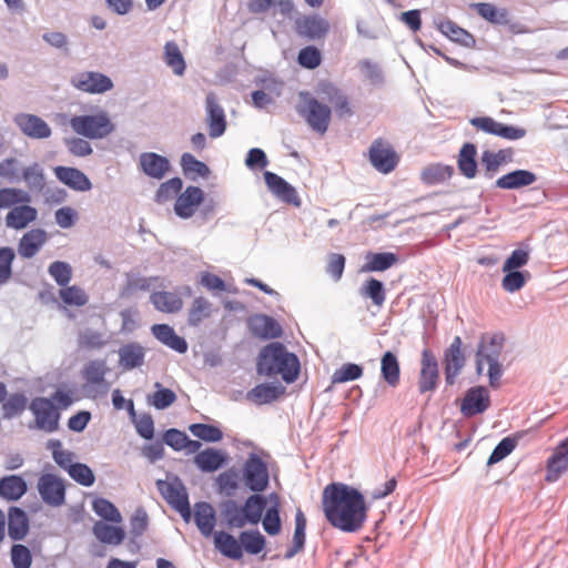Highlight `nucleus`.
Here are the masks:
<instances>
[{
  "label": "nucleus",
  "instance_id": "1",
  "mask_svg": "<svg viewBox=\"0 0 568 568\" xmlns=\"http://www.w3.org/2000/svg\"><path fill=\"white\" fill-rule=\"evenodd\" d=\"M322 507L328 524L346 534L358 532L368 518L364 494L344 483L333 481L324 488Z\"/></svg>",
  "mask_w": 568,
  "mask_h": 568
},
{
  "label": "nucleus",
  "instance_id": "2",
  "mask_svg": "<svg viewBox=\"0 0 568 568\" xmlns=\"http://www.w3.org/2000/svg\"><path fill=\"white\" fill-rule=\"evenodd\" d=\"M256 373L266 377L281 375L286 384H293L300 377L301 362L283 343L271 342L261 348L256 357Z\"/></svg>",
  "mask_w": 568,
  "mask_h": 568
},
{
  "label": "nucleus",
  "instance_id": "3",
  "mask_svg": "<svg viewBox=\"0 0 568 568\" xmlns=\"http://www.w3.org/2000/svg\"><path fill=\"white\" fill-rule=\"evenodd\" d=\"M298 98L301 100V103L296 106L298 115L305 120L314 132L324 135L331 124L332 109L318 101L308 91H300Z\"/></svg>",
  "mask_w": 568,
  "mask_h": 568
},
{
  "label": "nucleus",
  "instance_id": "4",
  "mask_svg": "<svg viewBox=\"0 0 568 568\" xmlns=\"http://www.w3.org/2000/svg\"><path fill=\"white\" fill-rule=\"evenodd\" d=\"M70 125L77 134L91 140L103 139L114 131V124L105 111L75 115Z\"/></svg>",
  "mask_w": 568,
  "mask_h": 568
},
{
  "label": "nucleus",
  "instance_id": "5",
  "mask_svg": "<svg viewBox=\"0 0 568 568\" xmlns=\"http://www.w3.org/2000/svg\"><path fill=\"white\" fill-rule=\"evenodd\" d=\"M241 480L248 491H266L271 475L267 463L257 454L250 453L241 469Z\"/></svg>",
  "mask_w": 568,
  "mask_h": 568
},
{
  "label": "nucleus",
  "instance_id": "6",
  "mask_svg": "<svg viewBox=\"0 0 568 568\" xmlns=\"http://www.w3.org/2000/svg\"><path fill=\"white\" fill-rule=\"evenodd\" d=\"M29 409L34 416V428L49 434L59 429L61 413L52 399L36 397L31 400Z\"/></svg>",
  "mask_w": 568,
  "mask_h": 568
},
{
  "label": "nucleus",
  "instance_id": "7",
  "mask_svg": "<svg viewBox=\"0 0 568 568\" xmlns=\"http://www.w3.org/2000/svg\"><path fill=\"white\" fill-rule=\"evenodd\" d=\"M469 123L479 131L509 141L523 139L527 133L524 128L498 122L488 115L471 118Z\"/></svg>",
  "mask_w": 568,
  "mask_h": 568
},
{
  "label": "nucleus",
  "instance_id": "8",
  "mask_svg": "<svg viewBox=\"0 0 568 568\" xmlns=\"http://www.w3.org/2000/svg\"><path fill=\"white\" fill-rule=\"evenodd\" d=\"M70 83L79 91L90 94H102L113 89L110 77L98 71H82L71 77Z\"/></svg>",
  "mask_w": 568,
  "mask_h": 568
},
{
  "label": "nucleus",
  "instance_id": "9",
  "mask_svg": "<svg viewBox=\"0 0 568 568\" xmlns=\"http://www.w3.org/2000/svg\"><path fill=\"white\" fill-rule=\"evenodd\" d=\"M439 384L438 361L429 348L422 351L417 388L419 394L434 393Z\"/></svg>",
  "mask_w": 568,
  "mask_h": 568
},
{
  "label": "nucleus",
  "instance_id": "10",
  "mask_svg": "<svg viewBox=\"0 0 568 568\" xmlns=\"http://www.w3.org/2000/svg\"><path fill=\"white\" fill-rule=\"evenodd\" d=\"M462 337L455 336L450 345L444 351L443 367L446 386H453L456 383V378L466 364V356L462 351Z\"/></svg>",
  "mask_w": 568,
  "mask_h": 568
},
{
  "label": "nucleus",
  "instance_id": "11",
  "mask_svg": "<svg viewBox=\"0 0 568 568\" xmlns=\"http://www.w3.org/2000/svg\"><path fill=\"white\" fill-rule=\"evenodd\" d=\"M38 491L42 501L51 507H59L65 501V484L54 474H42L38 479Z\"/></svg>",
  "mask_w": 568,
  "mask_h": 568
},
{
  "label": "nucleus",
  "instance_id": "12",
  "mask_svg": "<svg viewBox=\"0 0 568 568\" xmlns=\"http://www.w3.org/2000/svg\"><path fill=\"white\" fill-rule=\"evenodd\" d=\"M368 153L372 165L383 174L393 172L399 162L394 148L388 143L385 144L381 138L372 142Z\"/></svg>",
  "mask_w": 568,
  "mask_h": 568
},
{
  "label": "nucleus",
  "instance_id": "13",
  "mask_svg": "<svg viewBox=\"0 0 568 568\" xmlns=\"http://www.w3.org/2000/svg\"><path fill=\"white\" fill-rule=\"evenodd\" d=\"M219 510L223 523L231 529L253 525V518L245 501L240 505L236 500L226 498L219 503Z\"/></svg>",
  "mask_w": 568,
  "mask_h": 568
},
{
  "label": "nucleus",
  "instance_id": "14",
  "mask_svg": "<svg viewBox=\"0 0 568 568\" xmlns=\"http://www.w3.org/2000/svg\"><path fill=\"white\" fill-rule=\"evenodd\" d=\"M205 122L212 139L222 136L227 129L226 114L214 92L205 97Z\"/></svg>",
  "mask_w": 568,
  "mask_h": 568
},
{
  "label": "nucleus",
  "instance_id": "15",
  "mask_svg": "<svg viewBox=\"0 0 568 568\" xmlns=\"http://www.w3.org/2000/svg\"><path fill=\"white\" fill-rule=\"evenodd\" d=\"M490 406V395L488 389L483 385L469 387L462 402L460 413L466 418L485 413Z\"/></svg>",
  "mask_w": 568,
  "mask_h": 568
},
{
  "label": "nucleus",
  "instance_id": "16",
  "mask_svg": "<svg viewBox=\"0 0 568 568\" xmlns=\"http://www.w3.org/2000/svg\"><path fill=\"white\" fill-rule=\"evenodd\" d=\"M265 184L267 190L280 201L294 205L295 207L301 206V199L296 192V189L288 183L281 175L271 172L264 171L263 173Z\"/></svg>",
  "mask_w": 568,
  "mask_h": 568
},
{
  "label": "nucleus",
  "instance_id": "17",
  "mask_svg": "<svg viewBox=\"0 0 568 568\" xmlns=\"http://www.w3.org/2000/svg\"><path fill=\"white\" fill-rule=\"evenodd\" d=\"M155 486L160 495L174 510L190 503L186 487L178 475H174L171 481L158 479Z\"/></svg>",
  "mask_w": 568,
  "mask_h": 568
},
{
  "label": "nucleus",
  "instance_id": "18",
  "mask_svg": "<svg viewBox=\"0 0 568 568\" xmlns=\"http://www.w3.org/2000/svg\"><path fill=\"white\" fill-rule=\"evenodd\" d=\"M205 193L200 186L189 185L179 193L174 203V213L181 219H190L204 202Z\"/></svg>",
  "mask_w": 568,
  "mask_h": 568
},
{
  "label": "nucleus",
  "instance_id": "19",
  "mask_svg": "<svg viewBox=\"0 0 568 568\" xmlns=\"http://www.w3.org/2000/svg\"><path fill=\"white\" fill-rule=\"evenodd\" d=\"M247 327L251 334L260 339L268 341L280 338L283 335L281 324L266 314H255L247 318Z\"/></svg>",
  "mask_w": 568,
  "mask_h": 568
},
{
  "label": "nucleus",
  "instance_id": "20",
  "mask_svg": "<svg viewBox=\"0 0 568 568\" xmlns=\"http://www.w3.org/2000/svg\"><path fill=\"white\" fill-rule=\"evenodd\" d=\"M20 131L31 139H48L51 136L50 125L40 116L29 113H18L13 119Z\"/></svg>",
  "mask_w": 568,
  "mask_h": 568
},
{
  "label": "nucleus",
  "instance_id": "21",
  "mask_svg": "<svg viewBox=\"0 0 568 568\" xmlns=\"http://www.w3.org/2000/svg\"><path fill=\"white\" fill-rule=\"evenodd\" d=\"M568 470V436L559 442L546 463V480L557 481Z\"/></svg>",
  "mask_w": 568,
  "mask_h": 568
},
{
  "label": "nucleus",
  "instance_id": "22",
  "mask_svg": "<svg viewBox=\"0 0 568 568\" xmlns=\"http://www.w3.org/2000/svg\"><path fill=\"white\" fill-rule=\"evenodd\" d=\"M139 165L146 176L154 180H162L171 169L170 160L155 152L141 153Z\"/></svg>",
  "mask_w": 568,
  "mask_h": 568
},
{
  "label": "nucleus",
  "instance_id": "23",
  "mask_svg": "<svg viewBox=\"0 0 568 568\" xmlns=\"http://www.w3.org/2000/svg\"><path fill=\"white\" fill-rule=\"evenodd\" d=\"M55 178L65 186L77 192H87L92 189L90 179L79 169L58 165L53 169Z\"/></svg>",
  "mask_w": 568,
  "mask_h": 568
},
{
  "label": "nucleus",
  "instance_id": "24",
  "mask_svg": "<svg viewBox=\"0 0 568 568\" xmlns=\"http://www.w3.org/2000/svg\"><path fill=\"white\" fill-rule=\"evenodd\" d=\"M193 462L197 469L202 473H214L227 464L229 456L221 449L207 447L199 452L194 456Z\"/></svg>",
  "mask_w": 568,
  "mask_h": 568
},
{
  "label": "nucleus",
  "instance_id": "25",
  "mask_svg": "<svg viewBox=\"0 0 568 568\" xmlns=\"http://www.w3.org/2000/svg\"><path fill=\"white\" fill-rule=\"evenodd\" d=\"M152 335L163 345L179 354H185L189 344L183 336L176 334L174 328L169 324H153L151 326Z\"/></svg>",
  "mask_w": 568,
  "mask_h": 568
},
{
  "label": "nucleus",
  "instance_id": "26",
  "mask_svg": "<svg viewBox=\"0 0 568 568\" xmlns=\"http://www.w3.org/2000/svg\"><path fill=\"white\" fill-rule=\"evenodd\" d=\"M296 31L308 40H316L328 33L329 23L317 14L305 16L296 21Z\"/></svg>",
  "mask_w": 568,
  "mask_h": 568
},
{
  "label": "nucleus",
  "instance_id": "27",
  "mask_svg": "<svg viewBox=\"0 0 568 568\" xmlns=\"http://www.w3.org/2000/svg\"><path fill=\"white\" fill-rule=\"evenodd\" d=\"M285 393L281 383H261L246 393V399L261 406L277 400Z\"/></svg>",
  "mask_w": 568,
  "mask_h": 568
},
{
  "label": "nucleus",
  "instance_id": "28",
  "mask_svg": "<svg viewBox=\"0 0 568 568\" xmlns=\"http://www.w3.org/2000/svg\"><path fill=\"white\" fill-rule=\"evenodd\" d=\"M194 523L205 538L211 537L215 531L216 513L214 507L207 501H197L194 504Z\"/></svg>",
  "mask_w": 568,
  "mask_h": 568
},
{
  "label": "nucleus",
  "instance_id": "29",
  "mask_svg": "<svg viewBox=\"0 0 568 568\" xmlns=\"http://www.w3.org/2000/svg\"><path fill=\"white\" fill-rule=\"evenodd\" d=\"M537 175L529 170L516 169L501 176L495 182V187L500 190H519L534 184Z\"/></svg>",
  "mask_w": 568,
  "mask_h": 568
},
{
  "label": "nucleus",
  "instance_id": "30",
  "mask_svg": "<svg viewBox=\"0 0 568 568\" xmlns=\"http://www.w3.org/2000/svg\"><path fill=\"white\" fill-rule=\"evenodd\" d=\"M47 232L37 227L26 232L18 243V254L22 258H32L45 244Z\"/></svg>",
  "mask_w": 568,
  "mask_h": 568
},
{
  "label": "nucleus",
  "instance_id": "31",
  "mask_svg": "<svg viewBox=\"0 0 568 568\" xmlns=\"http://www.w3.org/2000/svg\"><path fill=\"white\" fill-rule=\"evenodd\" d=\"M30 529V520L26 510L18 506H11L8 510V535L19 541L26 538Z\"/></svg>",
  "mask_w": 568,
  "mask_h": 568
},
{
  "label": "nucleus",
  "instance_id": "32",
  "mask_svg": "<svg viewBox=\"0 0 568 568\" xmlns=\"http://www.w3.org/2000/svg\"><path fill=\"white\" fill-rule=\"evenodd\" d=\"M124 283L120 287L119 295L121 298H130L134 296L139 291H150L152 284L159 280L158 276L145 277L139 272H126L124 275Z\"/></svg>",
  "mask_w": 568,
  "mask_h": 568
},
{
  "label": "nucleus",
  "instance_id": "33",
  "mask_svg": "<svg viewBox=\"0 0 568 568\" xmlns=\"http://www.w3.org/2000/svg\"><path fill=\"white\" fill-rule=\"evenodd\" d=\"M92 534L102 544L119 546L125 539V530L119 524L104 523L98 520L92 527Z\"/></svg>",
  "mask_w": 568,
  "mask_h": 568
},
{
  "label": "nucleus",
  "instance_id": "34",
  "mask_svg": "<svg viewBox=\"0 0 568 568\" xmlns=\"http://www.w3.org/2000/svg\"><path fill=\"white\" fill-rule=\"evenodd\" d=\"M119 366L124 371H132L144 364L145 351L138 342L123 344L119 351Z\"/></svg>",
  "mask_w": 568,
  "mask_h": 568
},
{
  "label": "nucleus",
  "instance_id": "35",
  "mask_svg": "<svg viewBox=\"0 0 568 568\" xmlns=\"http://www.w3.org/2000/svg\"><path fill=\"white\" fill-rule=\"evenodd\" d=\"M437 29L450 41L464 48L471 49L476 45L475 37L469 31L459 27L456 22L449 19L439 21L437 23Z\"/></svg>",
  "mask_w": 568,
  "mask_h": 568
},
{
  "label": "nucleus",
  "instance_id": "36",
  "mask_svg": "<svg viewBox=\"0 0 568 568\" xmlns=\"http://www.w3.org/2000/svg\"><path fill=\"white\" fill-rule=\"evenodd\" d=\"M38 217L36 207L28 203L12 207L6 215V225L13 230H23Z\"/></svg>",
  "mask_w": 568,
  "mask_h": 568
},
{
  "label": "nucleus",
  "instance_id": "37",
  "mask_svg": "<svg viewBox=\"0 0 568 568\" xmlns=\"http://www.w3.org/2000/svg\"><path fill=\"white\" fill-rule=\"evenodd\" d=\"M457 168L459 173L466 179H474L477 175V146L474 143L466 142L459 149L457 155Z\"/></svg>",
  "mask_w": 568,
  "mask_h": 568
},
{
  "label": "nucleus",
  "instance_id": "38",
  "mask_svg": "<svg viewBox=\"0 0 568 568\" xmlns=\"http://www.w3.org/2000/svg\"><path fill=\"white\" fill-rule=\"evenodd\" d=\"M399 261L394 252H367L362 272H384L392 268Z\"/></svg>",
  "mask_w": 568,
  "mask_h": 568
},
{
  "label": "nucleus",
  "instance_id": "39",
  "mask_svg": "<svg viewBox=\"0 0 568 568\" xmlns=\"http://www.w3.org/2000/svg\"><path fill=\"white\" fill-rule=\"evenodd\" d=\"M214 547L224 557L232 560H240L243 558L241 552L240 539L237 540L232 534L227 531H215L213 535Z\"/></svg>",
  "mask_w": 568,
  "mask_h": 568
},
{
  "label": "nucleus",
  "instance_id": "40",
  "mask_svg": "<svg viewBox=\"0 0 568 568\" xmlns=\"http://www.w3.org/2000/svg\"><path fill=\"white\" fill-rule=\"evenodd\" d=\"M28 491V484L20 475H7L0 479V496L8 501L19 500Z\"/></svg>",
  "mask_w": 568,
  "mask_h": 568
},
{
  "label": "nucleus",
  "instance_id": "41",
  "mask_svg": "<svg viewBox=\"0 0 568 568\" xmlns=\"http://www.w3.org/2000/svg\"><path fill=\"white\" fill-rule=\"evenodd\" d=\"M153 307L162 313L174 314L182 310L183 301L174 292L155 291L150 295Z\"/></svg>",
  "mask_w": 568,
  "mask_h": 568
},
{
  "label": "nucleus",
  "instance_id": "42",
  "mask_svg": "<svg viewBox=\"0 0 568 568\" xmlns=\"http://www.w3.org/2000/svg\"><path fill=\"white\" fill-rule=\"evenodd\" d=\"M505 334L501 332L483 333L477 349L484 351L483 355L486 359H499L505 346Z\"/></svg>",
  "mask_w": 568,
  "mask_h": 568
},
{
  "label": "nucleus",
  "instance_id": "43",
  "mask_svg": "<svg viewBox=\"0 0 568 568\" xmlns=\"http://www.w3.org/2000/svg\"><path fill=\"white\" fill-rule=\"evenodd\" d=\"M454 166L443 163H433L425 166L420 172V182L432 186L446 182L454 174Z\"/></svg>",
  "mask_w": 568,
  "mask_h": 568
},
{
  "label": "nucleus",
  "instance_id": "44",
  "mask_svg": "<svg viewBox=\"0 0 568 568\" xmlns=\"http://www.w3.org/2000/svg\"><path fill=\"white\" fill-rule=\"evenodd\" d=\"M513 156L510 149H503L497 152L486 150L481 154V165L484 166V175L487 179H493L498 169L509 162Z\"/></svg>",
  "mask_w": 568,
  "mask_h": 568
},
{
  "label": "nucleus",
  "instance_id": "45",
  "mask_svg": "<svg viewBox=\"0 0 568 568\" xmlns=\"http://www.w3.org/2000/svg\"><path fill=\"white\" fill-rule=\"evenodd\" d=\"M381 376L389 387H396L399 383L400 365L392 351H386L381 357Z\"/></svg>",
  "mask_w": 568,
  "mask_h": 568
},
{
  "label": "nucleus",
  "instance_id": "46",
  "mask_svg": "<svg viewBox=\"0 0 568 568\" xmlns=\"http://www.w3.org/2000/svg\"><path fill=\"white\" fill-rule=\"evenodd\" d=\"M241 552L258 555L266 547V538L258 529H248L240 532Z\"/></svg>",
  "mask_w": 568,
  "mask_h": 568
},
{
  "label": "nucleus",
  "instance_id": "47",
  "mask_svg": "<svg viewBox=\"0 0 568 568\" xmlns=\"http://www.w3.org/2000/svg\"><path fill=\"white\" fill-rule=\"evenodd\" d=\"M180 164L185 178L192 181H195L197 176L207 179L211 174V170L205 162L197 160L193 154L187 152L181 155Z\"/></svg>",
  "mask_w": 568,
  "mask_h": 568
},
{
  "label": "nucleus",
  "instance_id": "48",
  "mask_svg": "<svg viewBox=\"0 0 568 568\" xmlns=\"http://www.w3.org/2000/svg\"><path fill=\"white\" fill-rule=\"evenodd\" d=\"M106 374V365L103 359H92L82 368V377L89 385L103 386L104 390L109 388V384L104 376Z\"/></svg>",
  "mask_w": 568,
  "mask_h": 568
},
{
  "label": "nucleus",
  "instance_id": "49",
  "mask_svg": "<svg viewBox=\"0 0 568 568\" xmlns=\"http://www.w3.org/2000/svg\"><path fill=\"white\" fill-rule=\"evenodd\" d=\"M163 60L175 75L181 77L184 74L186 62L175 41L171 40L165 43Z\"/></svg>",
  "mask_w": 568,
  "mask_h": 568
},
{
  "label": "nucleus",
  "instance_id": "50",
  "mask_svg": "<svg viewBox=\"0 0 568 568\" xmlns=\"http://www.w3.org/2000/svg\"><path fill=\"white\" fill-rule=\"evenodd\" d=\"M155 392L146 396L149 405L158 410H164L176 402V394L173 389L164 387L160 382L154 383Z\"/></svg>",
  "mask_w": 568,
  "mask_h": 568
},
{
  "label": "nucleus",
  "instance_id": "51",
  "mask_svg": "<svg viewBox=\"0 0 568 568\" xmlns=\"http://www.w3.org/2000/svg\"><path fill=\"white\" fill-rule=\"evenodd\" d=\"M476 12L493 24L506 26L509 23V12L505 8H497L489 2H479L475 4Z\"/></svg>",
  "mask_w": 568,
  "mask_h": 568
},
{
  "label": "nucleus",
  "instance_id": "52",
  "mask_svg": "<svg viewBox=\"0 0 568 568\" xmlns=\"http://www.w3.org/2000/svg\"><path fill=\"white\" fill-rule=\"evenodd\" d=\"M2 418L12 419L20 416L28 406V397L26 394L17 392L6 397L1 403Z\"/></svg>",
  "mask_w": 568,
  "mask_h": 568
},
{
  "label": "nucleus",
  "instance_id": "53",
  "mask_svg": "<svg viewBox=\"0 0 568 568\" xmlns=\"http://www.w3.org/2000/svg\"><path fill=\"white\" fill-rule=\"evenodd\" d=\"M92 509L102 521L111 524H120L122 515L115 505L104 497H97L92 501Z\"/></svg>",
  "mask_w": 568,
  "mask_h": 568
},
{
  "label": "nucleus",
  "instance_id": "54",
  "mask_svg": "<svg viewBox=\"0 0 568 568\" xmlns=\"http://www.w3.org/2000/svg\"><path fill=\"white\" fill-rule=\"evenodd\" d=\"M359 294L364 298H369L376 306L383 305L386 300L385 285L375 277H369L363 283Z\"/></svg>",
  "mask_w": 568,
  "mask_h": 568
},
{
  "label": "nucleus",
  "instance_id": "55",
  "mask_svg": "<svg viewBox=\"0 0 568 568\" xmlns=\"http://www.w3.org/2000/svg\"><path fill=\"white\" fill-rule=\"evenodd\" d=\"M503 272L505 275L501 280V287L507 293H516L520 291L531 277V274L528 271L514 268Z\"/></svg>",
  "mask_w": 568,
  "mask_h": 568
},
{
  "label": "nucleus",
  "instance_id": "56",
  "mask_svg": "<svg viewBox=\"0 0 568 568\" xmlns=\"http://www.w3.org/2000/svg\"><path fill=\"white\" fill-rule=\"evenodd\" d=\"M189 430L205 443H219L223 439L222 429L213 424L193 423L189 426Z\"/></svg>",
  "mask_w": 568,
  "mask_h": 568
},
{
  "label": "nucleus",
  "instance_id": "57",
  "mask_svg": "<svg viewBox=\"0 0 568 568\" xmlns=\"http://www.w3.org/2000/svg\"><path fill=\"white\" fill-rule=\"evenodd\" d=\"M31 201L30 194L17 187H3L0 189V210L12 209L22 203H29Z\"/></svg>",
  "mask_w": 568,
  "mask_h": 568
},
{
  "label": "nucleus",
  "instance_id": "58",
  "mask_svg": "<svg viewBox=\"0 0 568 568\" xmlns=\"http://www.w3.org/2000/svg\"><path fill=\"white\" fill-rule=\"evenodd\" d=\"M519 436L504 437L493 449L488 457L487 466L490 467L509 456L518 445Z\"/></svg>",
  "mask_w": 568,
  "mask_h": 568
},
{
  "label": "nucleus",
  "instance_id": "59",
  "mask_svg": "<svg viewBox=\"0 0 568 568\" xmlns=\"http://www.w3.org/2000/svg\"><path fill=\"white\" fill-rule=\"evenodd\" d=\"M22 179L26 181L30 191L42 192L45 186L43 169L37 162L22 171Z\"/></svg>",
  "mask_w": 568,
  "mask_h": 568
},
{
  "label": "nucleus",
  "instance_id": "60",
  "mask_svg": "<svg viewBox=\"0 0 568 568\" xmlns=\"http://www.w3.org/2000/svg\"><path fill=\"white\" fill-rule=\"evenodd\" d=\"M183 187V181L180 176L171 178L170 180L160 184L155 192L154 201L163 204L178 195Z\"/></svg>",
  "mask_w": 568,
  "mask_h": 568
},
{
  "label": "nucleus",
  "instance_id": "61",
  "mask_svg": "<svg viewBox=\"0 0 568 568\" xmlns=\"http://www.w3.org/2000/svg\"><path fill=\"white\" fill-rule=\"evenodd\" d=\"M363 366L356 363H346L337 368L332 375L333 384L353 382L363 376Z\"/></svg>",
  "mask_w": 568,
  "mask_h": 568
},
{
  "label": "nucleus",
  "instance_id": "62",
  "mask_svg": "<svg viewBox=\"0 0 568 568\" xmlns=\"http://www.w3.org/2000/svg\"><path fill=\"white\" fill-rule=\"evenodd\" d=\"M59 295L61 301L69 306H83L88 303V295L83 288L77 285L64 286L60 288Z\"/></svg>",
  "mask_w": 568,
  "mask_h": 568
},
{
  "label": "nucleus",
  "instance_id": "63",
  "mask_svg": "<svg viewBox=\"0 0 568 568\" xmlns=\"http://www.w3.org/2000/svg\"><path fill=\"white\" fill-rule=\"evenodd\" d=\"M68 475L79 485L91 487L95 483L94 471L84 463L75 462Z\"/></svg>",
  "mask_w": 568,
  "mask_h": 568
},
{
  "label": "nucleus",
  "instance_id": "64",
  "mask_svg": "<svg viewBox=\"0 0 568 568\" xmlns=\"http://www.w3.org/2000/svg\"><path fill=\"white\" fill-rule=\"evenodd\" d=\"M10 556L13 568H30L32 565V552L26 545L13 544Z\"/></svg>",
  "mask_w": 568,
  "mask_h": 568
}]
</instances>
